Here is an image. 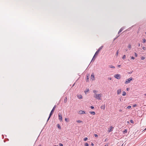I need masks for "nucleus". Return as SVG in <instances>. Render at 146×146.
Instances as JSON below:
<instances>
[{
  "label": "nucleus",
  "instance_id": "47",
  "mask_svg": "<svg viewBox=\"0 0 146 146\" xmlns=\"http://www.w3.org/2000/svg\"><path fill=\"white\" fill-rule=\"evenodd\" d=\"M91 145L92 146H94V144L93 143H91Z\"/></svg>",
  "mask_w": 146,
  "mask_h": 146
},
{
  "label": "nucleus",
  "instance_id": "4",
  "mask_svg": "<svg viewBox=\"0 0 146 146\" xmlns=\"http://www.w3.org/2000/svg\"><path fill=\"white\" fill-rule=\"evenodd\" d=\"M101 94H96V96H94V97H95V98L98 100H100L101 99Z\"/></svg>",
  "mask_w": 146,
  "mask_h": 146
},
{
  "label": "nucleus",
  "instance_id": "19",
  "mask_svg": "<svg viewBox=\"0 0 146 146\" xmlns=\"http://www.w3.org/2000/svg\"><path fill=\"white\" fill-rule=\"evenodd\" d=\"M89 89H86V91H84V92H85V93L86 94V92H89Z\"/></svg>",
  "mask_w": 146,
  "mask_h": 146
},
{
  "label": "nucleus",
  "instance_id": "45",
  "mask_svg": "<svg viewBox=\"0 0 146 146\" xmlns=\"http://www.w3.org/2000/svg\"><path fill=\"white\" fill-rule=\"evenodd\" d=\"M122 111V110H121V109H120V110H119V112H121Z\"/></svg>",
  "mask_w": 146,
  "mask_h": 146
},
{
  "label": "nucleus",
  "instance_id": "25",
  "mask_svg": "<svg viewBox=\"0 0 146 146\" xmlns=\"http://www.w3.org/2000/svg\"><path fill=\"white\" fill-rule=\"evenodd\" d=\"M87 139H88V138L87 137H85L84 139V140L85 141H87Z\"/></svg>",
  "mask_w": 146,
  "mask_h": 146
},
{
  "label": "nucleus",
  "instance_id": "52",
  "mask_svg": "<svg viewBox=\"0 0 146 146\" xmlns=\"http://www.w3.org/2000/svg\"><path fill=\"white\" fill-rule=\"evenodd\" d=\"M74 84H75V83H74V84L73 85H72V86L73 87V86H74Z\"/></svg>",
  "mask_w": 146,
  "mask_h": 146
},
{
  "label": "nucleus",
  "instance_id": "12",
  "mask_svg": "<svg viewBox=\"0 0 146 146\" xmlns=\"http://www.w3.org/2000/svg\"><path fill=\"white\" fill-rule=\"evenodd\" d=\"M101 108L102 109H103L104 110L105 109V105H104L102 106H101Z\"/></svg>",
  "mask_w": 146,
  "mask_h": 146
},
{
  "label": "nucleus",
  "instance_id": "21",
  "mask_svg": "<svg viewBox=\"0 0 146 146\" xmlns=\"http://www.w3.org/2000/svg\"><path fill=\"white\" fill-rule=\"evenodd\" d=\"M145 58L144 56H142L141 57V60H143L145 59Z\"/></svg>",
  "mask_w": 146,
  "mask_h": 146
},
{
  "label": "nucleus",
  "instance_id": "40",
  "mask_svg": "<svg viewBox=\"0 0 146 146\" xmlns=\"http://www.w3.org/2000/svg\"><path fill=\"white\" fill-rule=\"evenodd\" d=\"M108 80H111V77H108Z\"/></svg>",
  "mask_w": 146,
  "mask_h": 146
},
{
  "label": "nucleus",
  "instance_id": "29",
  "mask_svg": "<svg viewBox=\"0 0 146 146\" xmlns=\"http://www.w3.org/2000/svg\"><path fill=\"white\" fill-rule=\"evenodd\" d=\"M88 145H89V144L87 143H86L85 144V146H88Z\"/></svg>",
  "mask_w": 146,
  "mask_h": 146
},
{
  "label": "nucleus",
  "instance_id": "15",
  "mask_svg": "<svg viewBox=\"0 0 146 146\" xmlns=\"http://www.w3.org/2000/svg\"><path fill=\"white\" fill-rule=\"evenodd\" d=\"M89 113H91L92 115H95L96 114L95 112L94 111H90Z\"/></svg>",
  "mask_w": 146,
  "mask_h": 146
},
{
  "label": "nucleus",
  "instance_id": "22",
  "mask_svg": "<svg viewBox=\"0 0 146 146\" xmlns=\"http://www.w3.org/2000/svg\"><path fill=\"white\" fill-rule=\"evenodd\" d=\"M123 30V27H122L120 29L119 31L121 32Z\"/></svg>",
  "mask_w": 146,
  "mask_h": 146
},
{
  "label": "nucleus",
  "instance_id": "38",
  "mask_svg": "<svg viewBox=\"0 0 146 146\" xmlns=\"http://www.w3.org/2000/svg\"><path fill=\"white\" fill-rule=\"evenodd\" d=\"M59 146H63V145L62 143H60L59 144Z\"/></svg>",
  "mask_w": 146,
  "mask_h": 146
},
{
  "label": "nucleus",
  "instance_id": "56",
  "mask_svg": "<svg viewBox=\"0 0 146 146\" xmlns=\"http://www.w3.org/2000/svg\"><path fill=\"white\" fill-rule=\"evenodd\" d=\"M38 146H41V145H38Z\"/></svg>",
  "mask_w": 146,
  "mask_h": 146
},
{
  "label": "nucleus",
  "instance_id": "31",
  "mask_svg": "<svg viewBox=\"0 0 146 146\" xmlns=\"http://www.w3.org/2000/svg\"><path fill=\"white\" fill-rule=\"evenodd\" d=\"M126 56L124 55L123 56V57H122V58L123 59H125V58Z\"/></svg>",
  "mask_w": 146,
  "mask_h": 146
},
{
  "label": "nucleus",
  "instance_id": "49",
  "mask_svg": "<svg viewBox=\"0 0 146 146\" xmlns=\"http://www.w3.org/2000/svg\"><path fill=\"white\" fill-rule=\"evenodd\" d=\"M95 56H96V55H95V54H94L93 56L94 58H95Z\"/></svg>",
  "mask_w": 146,
  "mask_h": 146
},
{
  "label": "nucleus",
  "instance_id": "55",
  "mask_svg": "<svg viewBox=\"0 0 146 146\" xmlns=\"http://www.w3.org/2000/svg\"><path fill=\"white\" fill-rule=\"evenodd\" d=\"M53 146H58V145H53Z\"/></svg>",
  "mask_w": 146,
  "mask_h": 146
},
{
  "label": "nucleus",
  "instance_id": "27",
  "mask_svg": "<svg viewBox=\"0 0 146 146\" xmlns=\"http://www.w3.org/2000/svg\"><path fill=\"white\" fill-rule=\"evenodd\" d=\"M97 92V91L96 90H93V92L95 93V94H96V93Z\"/></svg>",
  "mask_w": 146,
  "mask_h": 146
},
{
  "label": "nucleus",
  "instance_id": "53",
  "mask_svg": "<svg viewBox=\"0 0 146 146\" xmlns=\"http://www.w3.org/2000/svg\"><path fill=\"white\" fill-rule=\"evenodd\" d=\"M144 95L146 96V94H145Z\"/></svg>",
  "mask_w": 146,
  "mask_h": 146
},
{
  "label": "nucleus",
  "instance_id": "1",
  "mask_svg": "<svg viewBox=\"0 0 146 146\" xmlns=\"http://www.w3.org/2000/svg\"><path fill=\"white\" fill-rule=\"evenodd\" d=\"M56 105H55L54 107H53V108L52 110L51 111L50 113V114H49V116L48 117V118L47 119V121H48L49 120V119L50 118V117L52 115V114H53V113L54 110L55 109V108H56Z\"/></svg>",
  "mask_w": 146,
  "mask_h": 146
},
{
  "label": "nucleus",
  "instance_id": "39",
  "mask_svg": "<svg viewBox=\"0 0 146 146\" xmlns=\"http://www.w3.org/2000/svg\"><path fill=\"white\" fill-rule=\"evenodd\" d=\"M65 121H66V122H67V121H68V118H66L65 119Z\"/></svg>",
  "mask_w": 146,
  "mask_h": 146
},
{
  "label": "nucleus",
  "instance_id": "8",
  "mask_svg": "<svg viewBox=\"0 0 146 146\" xmlns=\"http://www.w3.org/2000/svg\"><path fill=\"white\" fill-rule=\"evenodd\" d=\"M78 113L80 114H82L85 113V111H84L80 110L79 111Z\"/></svg>",
  "mask_w": 146,
  "mask_h": 146
},
{
  "label": "nucleus",
  "instance_id": "18",
  "mask_svg": "<svg viewBox=\"0 0 146 146\" xmlns=\"http://www.w3.org/2000/svg\"><path fill=\"white\" fill-rule=\"evenodd\" d=\"M126 94V93L125 92L123 91V92L122 95L123 96H125Z\"/></svg>",
  "mask_w": 146,
  "mask_h": 146
},
{
  "label": "nucleus",
  "instance_id": "16",
  "mask_svg": "<svg viewBox=\"0 0 146 146\" xmlns=\"http://www.w3.org/2000/svg\"><path fill=\"white\" fill-rule=\"evenodd\" d=\"M67 101V97H66L64 99V103H66V102Z\"/></svg>",
  "mask_w": 146,
  "mask_h": 146
},
{
  "label": "nucleus",
  "instance_id": "54",
  "mask_svg": "<svg viewBox=\"0 0 146 146\" xmlns=\"http://www.w3.org/2000/svg\"><path fill=\"white\" fill-rule=\"evenodd\" d=\"M108 146V145H105V146Z\"/></svg>",
  "mask_w": 146,
  "mask_h": 146
},
{
  "label": "nucleus",
  "instance_id": "24",
  "mask_svg": "<svg viewBox=\"0 0 146 146\" xmlns=\"http://www.w3.org/2000/svg\"><path fill=\"white\" fill-rule=\"evenodd\" d=\"M110 67L111 68H115V67L114 66H112V65L110 66Z\"/></svg>",
  "mask_w": 146,
  "mask_h": 146
},
{
  "label": "nucleus",
  "instance_id": "30",
  "mask_svg": "<svg viewBox=\"0 0 146 146\" xmlns=\"http://www.w3.org/2000/svg\"><path fill=\"white\" fill-rule=\"evenodd\" d=\"M131 108V106H127V109H130Z\"/></svg>",
  "mask_w": 146,
  "mask_h": 146
},
{
  "label": "nucleus",
  "instance_id": "6",
  "mask_svg": "<svg viewBox=\"0 0 146 146\" xmlns=\"http://www.w3.org/2000/svg\"><path fill=\"white\" fill-rule=\"evenodd\" d=\"M58 118L60 121H62V116L61 113H58Z\"/></svg>",
  "mask_w": 146,
  "mask_h": 146
},
{
  "label": "nucleus",
  "instance_id": "37",
  "mask_svg": "<svg viewBox=\"0 0 146 146\" xmlns=\"http://www.w3.org/2000/svg\"><path fill=\"white\" fill-rule=\"evenodd\" d=\"M135 56L136 57H137V56L138 55H137V54L136 52H135Z\"/></svg>",
  "mask_w": 146,
  "mask_h": 146
},
{
  "label": "nucleus",
  "instance_id": "42",
  "mask_svg": "<svg viewBox=\"0 0 146 146\" xmlns=\"http://www.w3.org/2000/svg\"><path fill=\"white\" fill-rule=\"evenodd\" d=\"M135 58V57H134L133 56H132L131 57V59H134Z\"/></svg>",
  "mask_w": 146,
  "mask_h": 146
},
{
  "label": "nucleus",
  "instance_id": "13",
  "mask_svg": "<svg viewBox=\"0 0 146 146\" xmlns=\"http://www.w3.org/2000/svg\"><path fill=\"white\" fill-rule=\"evenodd\" d=\"M79 99H81L82 98V95H80L77 96Z\"/></svg>",
  "mask_w": 146,
  "mask_h": 146
},
{
  "label": "nucleus",
  "instance_id": "36",
  "mask_svg": "<svg viewBox=\"0 0 146 146\" xmlns=\"http://www.w3.org/2000/svg\"><path fill=\"white\" fill-rule=\"evenodd\" d=\"M142 49L144 50H145L146 48L145 47L143 46L142 48Z\"/></svg>",
  "mask_w": 146,
  "mask_h": 146
},
{
  "label": "nucleus",
  "instance_id": "50",
  "mask_svg": "<svg viewBox=\"0 0 146 146\" xmlns=\"http://www.w3.org/2000/svg\"><path fill=\"white\" fill-rule=\"evenodd\" d=\"M121 32H120L119 31L118 32V34H119Z\"/></svg>",
  "mask_w": 146,
  "mask_h": 146
},
{
  "label": "nucleus",
  "instance_id": "46",
  "mask_svg": "<svg viewBox=\"0 0 146 146\" xmlns=\"http://www.w3.org/2000/svg\"><path fill=\"white\" fill-rule=\"evenodd\" d=\"M138 44L139 46L140 45V44L139 43H138Z\"/></svg>",
  "mask_w": 146,
  "mask_h": 146
},
{
  "label": "nucleus",
  "instance_id": "20",
  "mask_svg": "<svg viewBox=\"0 0 146 146\" xmlns=\"http://www.w3.org/2000/svg\"><path fill=\"white\" fill-rule=\"evenodd\" d=\"M128 47L129 49L131 48V45L130 44H129L128 46Z\"/></svg>",
  "mask_w": 146,
  "mask_h": 146
},
{
  "label": "nucleus",
  "instance_id": "17",
  "mask_svg": "<svg viewBox=\"0 0 146 146\" xmlns=\"http://www.w3.org/2000/svg\"><path fill=\"white\" fill-rule=\"evenodd\" d=\"M127 130L126 129H125L123 132V134H125L127 133Z\"/></svg>",
  "mask_w": 146,
  "mask_h": 146
},
{
  "label": "nucleus",
  "instance_id": "3",
  "mask_svg": "<svg viewBox=\"0 0 146 146\" xmlns=\"http://www.w3.org/2000/svg\"><path fill=\"white\" fill-rule=\"evenodd\" d=\"M132 80L133 78L132 77H130L128 79H126L125 82V84H127L130 83V81Z\"/></svg>",
  "mask_w": 146,
  "mask_h": 146
},
{
  "label": "nucleus",
  "instance_id": "9",
  "mask_svg": "<svg viewBox=\"0 0 146 146\" xmlns=\"http://www.w3.org/2000/svg\"><path fill=\"white\" fill-rule=\"evenodd\" d=\"M113 127H112V126H111L110 127V129L109 130H108V132H110L111 131H112L113 130L112 129L113 128Z\"/></svg>",
  "mask_w": 146,
  "mask_h": 146
},
{
  "label": "nucleus",
  "instance_id": "51",
  "mask_svg": "<svg viewBox=\"0 0 146 146\" xmlns=\"http://www.w3.org/2000/svg\"><path fill=\"white\" fill-rule=\"evenodd\" d=\"M127 123H129V121H127Z\"/></svg>",
  "mask_w": 146,
  "mask_h": 146
},
{
  "label": "nucleus",
  "instance_id": "48",
  "mask_svg": "<svg viewBox=\"0 0 146 146\" xmlns=\"http://www.w3.org/2000/svg\"><path fill=\"white\" fill-rule=\"evenodd\" d=\"M129 89L128 88H127L126 89V90L127 91H128Z\"/></svg>",
  "mask_w": 146,
  "mask_h": 146
},
{
  "label": "nucleus",
  "instance_id": "11",
  "mask_svg": "<svg viewBox=\"0 0 146 146\" xmlns=\"http://www.w3.org/2000/svg\"><path fill=\"white\" fill-rule=\"evenodd\" d=\"M86 78H87V80H86V81L88 82L89 80V75L88 74H87V76H86Z\"/></svg>",
  "mask_w": 146,
  "mask_h": 146
},
{
  "label": "nucleus",
  "instance_id": "10",
  "mask_svg": "<svg viewBox=\"0 0 146 146\" xmlns=\"http://www.w3.org/2000/svg\"><path fill=\"white\" fill-rule=\"evenodd\" d=\"M121 89H119L117 90V94L118 95L119 94L121 93Z\"/></svg>",
  "mask_w": 146,
  "mask_h": 146
},
{
  "label": "nucleus",
  "instance_id": "59",
  "mask_svg": "<svg viewBox=\"0 0 146 146\" xmlns=\"http://www.w3.org/2000/svg\"><path fill=\"white\" fill-rule=\"evenodd\" d=\"M145 34H146V32H145Z\"/></svg>",
  "mask_w": 146,
  "mask_h": 146
},
{
  "label": "nucleus",
  "instance_id": "2",
  "mask_svg": "<svg viewBox=\"0 0 146 146\" xmlns=\"http://www.w3.org/2000/svg\"><path fill=\"white\" fill-rule=\"evenodd\" d=\"M103 47V46H102L101 47H100L96 52L95 54V55H96V56H97L99 51L102 49Z\"/></svg>",
  "mask_w": 146,
  "mask_h": 146
},
{
  "label": "nucleus",
  "instance_id": "28",
  "mask_svg": "<svg viewBox=\"0 0 146 146\" xmlns=\"http://www.w3.org/2000/svg\"><path fill=\"white\" fill-rule=\"evenodd\" d=\"M77 122L80 123L82 122V121H81L79 120L77 121Z\"/></svg>",
  "mask_w": 146,
  "mask_h": 146
},
{
  "label": "nucleus",
  "instance_id": "23",
  "mask_svg": "<svg viewBox=\"0 0 146 146\" xmlns=\"http://www.w3.org/2000/svg\"><path fill=\"white\" fill-rule=\"evenodd\" d=\"M118 53H119V52H118V50L117 51L116 53V54H115V55L117 57V56H118Z\"/></svg>",
  "mask_w": 146,
  "mask_h": 146
},
{
  "label": "nucleus",
  "instance_id": "32",
  "mask_svg": "<svg viewBox=\"0 0 146 146\" xmlns=\"http://www.w3.org/2000/svg\"><path fill=\"white\" fill-rule=\"evenodd\" d=\"M95 58H94V57H93V58L91 60V62L92 61H94L95 60Z\"/></svg>",
  "mask_w": 146,
  "mask_h": 146
},
{
  "label": "nucleus",
  "instance_id": "26",
  "mask_svg": "<svg viewBox=\"0 0 146 146\" xmlns=\"http://www.w3.org/2000/svg\"><path fill=\"white\" fill-rule=\"evenodd\" d=\"M143 43H145L146 42V40L144 38L143 39Z\"/></svg>",
  "mask_w": 146,
  "mask_h": 146
},
{
  "label": "nucleus",
  "instance_id": "58",
  "mask_svg": "<svg viewBox=\"0 0 146 146\" xmlns=\"http://www.w3.org/2000/svg\"><path fill=\"white\" fill-rule=\"evenodd\" d=\"M144 130H146V128L144 129Z\"/></svg>",
  "mask_w": 146,
  "mask_h": 146
},
{
  "label": "nucleus",
  "instance_id": "35",
  "mask_svg": "<svg viewBox=\"0 0 146 146\" xmlns=\"http://www.w3.org/2000/svg\"><path fill=\"white\" fill-rule=\"evenodd\" d=\"M94 135L95 137H98V135L97 134H94Z\"/></svg>",
  "mask_w": 146,
  "mask_h": 146
},
{
  "label": "nucleus",
  "instance_id": "33",
  "mask_svg": "<svg viewBox=\"0 0 146 146\" xmlns=\"http://www.w3.org/2000/svg\"><path fill=\"white\" fill-rule=\"evenodd\" d=\"M130 122L131 123H134V122L132 120H130Z\"/></svg>",
  "mask_w": 146,
  "mask_h": 146
},
{
  "label": "nucleus",
  "instance_id": "7",
  "mask_svg": "<svg viewBox=\"0 0 146 146\" xmlns=\"http://www.w3.org/2000/svg\"><path fill=\"white\" fill-rule=\"evenodd\" d=\"M90 79L92 80H95L94 74V73H92Z\"/></svg>",
  "mask_w": 146,
  "mask_h": 146
},
{
  "label": "nucleus",
  "instance_id": "5",
  "mask_svg": "<svg viewBox=\"0 0 146 146\" xmlns=\"http://www.w3.org/2000/svg\"><path fill=\"white\" fill-rule=\"evenodd\" d=\"M115 77L118 79H120L121 78L120 75L119 74H116L114 75Z\"/></svg>",
  "mask_w": 146,
  "mask_h": 146
},
{
  "label": "nucleus",
  "instance_id": "43",
  "mask_svg": "<svg viewBox=\"0 0 146 146\" xmlns=\"http://www.w3.org/2000/svg\"><path fill=\"white\" fill-rule=\"evenodd\" d=\"M117 66V67H118L119 68H120V67L121 65H118Z\"/></svg>",
  "mask_w": 146,
  "mask_h": 146
},
{
  "label": "nucleus",
  "instance_id": "44",
  "mask_svg": "<svg viewBox=\"0 0 146 146\" xmlns=\"http://www.w3.org/2000/svg\"><path fill=\"white\" fill-rule=\"evenodd\" d=\"M119 36V35H118V36H117L114 39V40H115Z\"/></svg>",
  "mask_w": 146,
  "mask_h": 146
},
{
  "label": "nucleus",
  "instance_id": "41",
  "mask_svg": "<svg viewBox=\"0 0 146 146\" xmlns=\"http://www.w3.org/2000/svg\"><path fill=\"white\" fill-rule=\"evenodd\" d=\"M137 106V104H135L134 105H133V107H136Z\"/></svg>",
  "mask_w": 146,
  "mask_h": 146
},
{
  "label": "nucleus",
  "instance_id": "34",
  "mask_svg": "<svg viewBox=\"0 0 146 146\" xmlns=\"http://www.w3.org/2000/svg\"><path fill=\"white\" fill-rule=\"evenodd\" d=\"M90 108H91V109H93L94 108V107L93 106H91L90 107Z\"/></svg>",
  "mask_w": 146,
  "mask_h": 146
},
{
  "label": "nucleus",
  "instance_id": "57",
  "mask_svg": "<svg viewBox=\"0 0 146 146\" xmlns=\"http://www.w3.org/2000/svg\"><path fill=\"white\" fill-rule=\"evenodd\" d=\"M126 50V51H127V49H126V50Z\"/></svg>",
  "mask_w": 146,
  "mask_h": 146
},
{
  "label": "nucleus",
  "instance_id": "14",
  "mask_svg": "<svg viewBox=\"0 0 146 146\" xmlns=\"http://www.w3.org/2000/svg\"><path fill=\"white\" fill-rule=\"evenodd\" d=\"M57 127H58V128L59 129H61V127H60V126L59 124H58L57 125Z\"/></svg>",
  "mask_w": 146,
  "mask_h": 146
}]
</instances>
